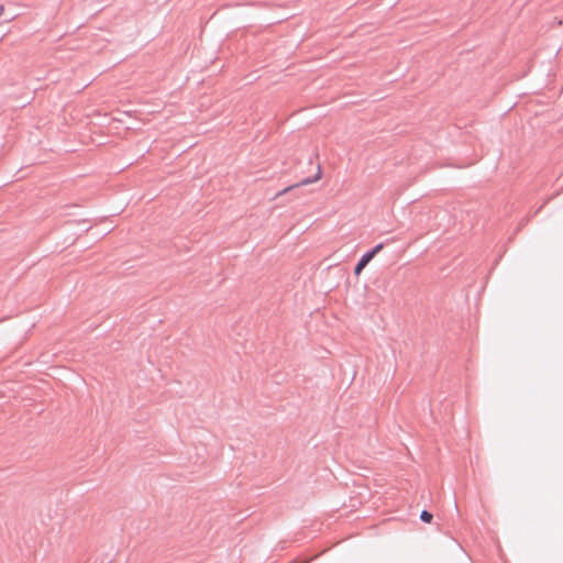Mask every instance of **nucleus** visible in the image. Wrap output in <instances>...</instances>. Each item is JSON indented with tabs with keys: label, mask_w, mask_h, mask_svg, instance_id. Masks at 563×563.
<instances>
[{
	"label": "nucleus",
	"mask_w": 563,
	"mask_h": 563,
	"mask_svg": "<svg viewBox=\"0 0 563 563\" xmlns=\"http://www.w3.org/2000/svg\"><path fill=\"white\" fill-rule=\"evenodd\" d=\"M385 246V242L377 243L373 249L366 251L357 261L354 266V274L357 276L367 266V264L374 258V256L380 252Z\"/></svg>",
	"instance_id": "obj_1"
},
{
	"label": "nucleus",
	"mask_w": 563,
	"mask_h": 563,
	"mask_svg": "<svg viewBox=\"0 0 563 563\" xmlns=\"http://www.w3.org/2000/svg\"><path fill=\"white\" fill-rule=\"evenodd\" d=\"M321 175H322L321 166H320V164H318L317 170L312 176L302 178L299 183H297L292 186H289V187L283 189L282 191H279L278 195H282V194L286 192L287 190L298 187V186L312 184V183L319 180L321 178Z\"/></svg>",
	"instance_id": "obj_2"
},
{
	"label": "nucleus",
	"mask_w": 563,
	"mask_h": 563,
	"mask_svg": "<svg viewBox=\"0 0 563 563\" xmlns=\"http://www.w3.org/2000/svg\"><path fill=\"white\" fill-rule=\"evenodd\" d=\"M432 518H433V515L426 509H423L420 514V520L424 523H430L432 521Z\"/></svg>",
	"instance_id": "obj_3"
},
{
	"label": "nucleus",
	"mask_w": 563,
	"mask_h": 563,
	"mask_svg": "<svg viewBox=\"0 0 563 563\" xmlns=\"http://www.w3.org/2000/svg\"><path fill=\"white\" fill-rule=\"evenodd\" d=\"M3 11H4V8L2 4H0V15L3 13Z\"/></svg>",
	"instance_id": "obj_4"
},
{
	"label": "nucleus",
	"mask_w": 563,
	"mask_h": 563,
	"mask_svg": "<svg viewBox=\"0 0 563 563\" xmlns=\"http://www.w3.org/2000/svg\"><path fill=\"white\" fill-rule=\"evenodd\" d=\"M454 508H455V510L457 511V505H456V501H454Z\"/></svg>",
	"instance_id": "obj_5"
}]
</instances>
